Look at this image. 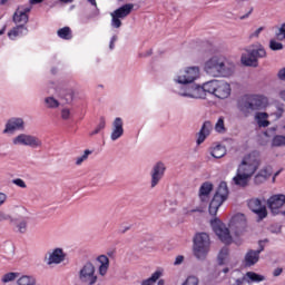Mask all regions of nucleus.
I'll return each mask as SVG.
<instances>
[{"mask_svg":"<svg viewBox=\"0 0 285 285\" xmlns=\"http://www.w3.org/2000/svg\"><path fill=\"white\" fill-rule=\"evenodd\" d=\"M159 277H161V271H156L149 278L144 279L140 285H155Z\"/></svg>","mask_w":285,"mask_h":285,"instance_id":"34","label":"nucleus"},{"mask_svg":"<svg viewBox=\"0 0 285 285\" xmlns=\"http://www.w3.org/2000/svg\"><path fill=\"white\" fill-rule=\"evenodd\" d=\"M210 130H213V124L210 121H205L197 135V146H202V144L206 141V138L210 135Z\"/></svg>","mask_w":285,"mask_h":285,"instance_id":"22","label":"nucleus"},{"mask_svg":"<svg viewBox=\"0 0 285 285\" xmlns=\"http://www.w3.org/2000/svg\"><path fill=\"white\" fill-rule=\"evenodd\" d=\"M278 79H281V81H285V68L278 71Z\"/></svg>","mask_w":285,"mask_h":285,"instance_id":"53","label":"nucleus"},{"mask_svg":"<svg viewBox=\"0 0 285 285\" xmlns=\"http://www.w3.org/2000/svg\"><path fill=\"white\" fill-rule=\"evenodd\" d=\"M16 277H19V273L10 272L2 276L3 284H8V282H14Z\"/></svg>","mask_w":285,"mask_h":285,"instance_id":"39","label":"nucleus"},{"mask_svg":"<svg viewBox=\"0 0 285 285\" xmlns=\"http://www.w3.org/2000/svg\"><path fill=\"white\" fill-rule=\"evenodd\" d=\"M13 146H27L29 148H43V141L41 138L30 135V134H20L12 138Z\"/></svg>","mask_w":285,"mask_h":285,"instance_id":"10","label":"nucleus"},{"mask_svg":"<svg viewBox=\"0 0 285 285\" xmlns=\"http://www.w3.org/2000/svg\"><path fill=\"white\" fill-rule=\"evenodd\" d=\"M78 277L83 285L97 284L99 276H97V268L92 262H86L82 268L78 272Z\"/></svg>","mask_w":285,"mask_h":285,"instance_id":"8","label":"nucleus"},{"mask_svg":"<svg viewBox=\"0 0 285 285\" xmlns=\"http://www.w3.org/2000/svg\"><path fill=\"white\" fill-rule=\"evenodd\" d=\"M276 39L278 41H285V23L281 24L278 31L276 32Z\"/></svg>","mask_w":285,"mask_h":285,"instance_id":"44","label":"nucleus"},{"mask_svg":"<svg viewBox=\"0 0 285 285\" xmlns=\"http://www.w3.org/2000/svg\"><path fill=\"white\" fill-rule=\"evenodd\" d=\"M165 173H166V165H164V163H157L153 167L150 171V177H151L150 188H156L159 185V181L164 179Z\"/></svg>","mask_w":285,"mask_h":285,"instance_id":"13","label":"nucleus"},{"mask_svg":"<svg viewBox=\"0 0 285 285\" xmlns=\"http://www.w3.org/2000/svg\"><path fill=\"white\" fill-rule=\"evenodd\" d=\"M91 6L96 7V14H99V9L97 8V0H88Z\"/></svg>","mask_w":285,"mask_h":285,"instance_id":"55","label":"nucleus"},{"mask_svg":"<svg viewBox=\"0 0 285 285\" xmlns=\"http://www.w3.org/2000/svg\"><path fill=\"white\" fill-rule=\"evenodd\" d=\"M272 146L274 148H282L285 146V136L284 135H276L272 139Z\"/></svg>","mask_w":285,"mask_h":285,"instance_id":"36","label":"nucleus"},{"mask_svg":"<svg viewBox=\"0 0 285 285\" xmlns=\"http://www.w3.org/2000/svg\"><path fill=\"white\" fill-rule=\"evenodd\" d=\"M28 35V27L23 24H16L9 32L8 37L11 41H14L17 37H26Z\"/></svg>","mask_w":285,"mask_h":285,"instance_id":"24","label":"nucleus"},{"mask_svg":"<svg viewBox=\"0 0 285 285\" xmlns=\"http://www.w3.org/2000/svg\"><path fill=\"white\" fill-rule=\"evenodd\" d=\"M118 37L117 36H112L110 39V42L115 43L117 41Z\"/></svg>","mask_w":285,"mask_h":285,"instance_id":"59","label":"nucleus"},{"mask_svg":"<svg viewBox=\"0 0 285 285\" xmlns=\"http://www.w3.org/2000/svg\"><path fill=\"white\" fill-rule=\"evenodd\" d=\"M193 253L196 258L204 262L210 253V236L206 233H198L194 237Z\"/></svg>","mask_w":285,"mask_h":285,"instance_id":"5","label":"nucleus"},{"mask_svg":"<svg viewBox=\"0 0 285 285\" xmlns=\"http://www.w3.org/2000/svg\"><path fill=\"white\" fill-rule=\"evenodd\" d=\"M285 204V195L283 194H277L273 195L267 199V206L272 213V215H279L281 208Z\"/></svg>","mask_w":285,"mask_h":285,"instance_id":"14","label":"nucleus"},{"mask_svg":"<svg viewBox=\"0 0 285 285\" xmlns=\"http://www.w3.org/2000/svg\"><path fill=\"white\" fill-rule=\"evenodd\" d=\"M228 199V184L226 181H222L213 197V199L209 203V215L212 217H215L217 215V210H219V207Z\"/></svg>","mask_w":285,"mask_h":285,"instance_id":"6","label":"nucleus"},{"mask_svg":"<svg viewBox=\"0 0 285 285\" xmlns=\"http://www.w3.org/2000/svg\"><path fill=\"white\" fill-rule=\"evenodd\" d=\"M230 83L224 80H210L203 83V94L199 99H206V92L215 95L217 99H228L232 92Z\"/></svg>","mask_w":285,"mask_h":285,"instance_id":"4","label":"nucleus"},{"mask_svg":"<svg viewBox=\"0 0 285 285\" xmlns=\"http://www.w3.org/2000/svg\"><path fill=\"white\" fill-rule=\"evenodd\" d=\"M262 166V156L259 151H252L242 158L237 167L236 175L233 178L235 186L246 188L250 184V179L255 177L257 170Z\"/></svg>","mask_w":285,"mask_h":285,"instance_id":"2","label":"nucleus"},{"mask_svg":"<svg viewBox=\"0 0 285 285\" xmlns=\"http://www.w3.org/2000/svg\"><path fill=\"white\" fill-rule=\"evenodd\" d=\"M262 32H264V27H259L258 29H256L255 31H253L249 35V39H257L259 38V35H262Z\"/></svg>","mask_w":285,"mask_h":285,"instance_id":"47","label":"nucleus"},{"mask_svg":"<svg viewBox=\"0 0 285 285\" xmlns=\"http://www.w3.org/2000/svg\"><path fill=\"white\" fill-rule=\"evenodd\" d=\"M229 228L235 237H242L246 232V216L244 214L235 215L229 222Z\"/></svg>","mask_w":285,"mask_h":285,"instance_id":"12","label":"nucleus"},{"mask_svg":"<svg viewBox=\"0 0 285 285\" xmlns=\"http://www.w3.org/2000/svg\"><path fill=\"white\" fill-rule=\"evenodd\" d=\"M204 71L209 77H232L235 63L224 55H215L205 61Z\"/></svg>","mask_w":285,"mask_h":285,"instance_id":"3","label":"nucleus"},{"mask_svg":"<svg viewBox=\"0 0 285 285\" xmlns=\"http://www.w3.org/2000/svg\"><path fill=\"white\" fill-rule=\"evenodd\" d=\"M249 209L257 215L259 222L262 219H266L268 216V212L266 210V206L262 205V200L258 198H253L248 202Z\"/></svg>","mask_w":285,"mask_h":285,"instance_id":"17","label":"nucleus"},{"mask_svg":"<svg viewBox=\"0 0 285 285\" xmlns=\"http://www.w3.org/2000/svg\"><path fill=\"white\" fill-rule=\"evenodd\" d=\"M121 137H124V119L117 117L112 122L110 139L111 141H117V139H121Z\"/></svg>","mask_w":285,"mask_h":285,"instance_id":"20","label":"nucleus"},{"mask_svg":"<svg viewBox=\"0 0 285 285\" xmlns=\"http://www.w3.org/2000/svg\"><path fill=\"white\" fill-rule=\"evenodd\" d=\"M164 284H165L164 279H159L157 283V285H164Z\"/></svg>","mask_w":285,"mask_h":285,"instance_id":"63","label":"nucleus"},{"mask_svg":"<svg viewBox=\"0 0 285 285\" xmlns=\"http://www.w3.org/2000/svg\"><path fill=\"white\" fill-rule=\"evenodd\" d=\"M91 153L92 150L86 149L81 156L76 158V166H81L83 161H88V157H90Z\"/></svg>","mask_w":285,"mask_h":285,"instance_id":"38","label":"nucleus"},{"mask_svg":"<svg viewBox=\"0 0 285 285\" xmlns=\"http://www.w3.org/2000/svg\"><path fill=\"white\" fill-rule=\"evenodd\" d=\"M215 130H216V132H220V134L226 132V127L224 125V118L223 117L218 118V120L215 125Z\"/></svg>","mask_w":285,"mask_h":285,"instance_id":"43","label":"nucleus"},{"mask_svg":"<svg viewBox=\"0 0 285 285\" xmlns=\"http://www.w3.org/2000/svg\"><path fill=\"white\" fill-rule=\"evenodd\" d=\"M60 115H61V119H63L65 121L70 119L71 117L70 109L69 108L61 109Z\"/></svg>","mask_w":285,"mask_h":285,"instance_id":"46","label":"nucleus"},{"mask_svg":"<svg viewBox=\"0 0 285 285\" xmlns=\"http://www.w3.org/2000/svg\"><path fill=\"white\" fill-rule=\"evenodd\" d=\"M213 193V185L209 181H205L202 184L199 188V198L202 202H208V197Z\"/></svg>","mask_w":285,"mask_h":285,"instance_id":"27","label":"nucleus"},{"mask_svg":"<svg viewBox=\"0 0 285 285\" xmlns=\"http://www.w3.org/2000/svg\"><path fill=\"white\" fill-rule=\"evenodd\" d=\"M279 275H282V268H276L274 271V277H279Z\"/></svg>","mask_w":285,"mask_h":285,"instance_id":"56","label":"nucleus"},{"mask_svg":"<svg viewBox=\"0 0 285 285\" xmlns=\"http://www.w3.org/2000/svg\"><path fill=\"white\" fill-rule=\"evenodd\" d=\"M66 261V254L63 253V249L56 248L52 250V253L49 254V257L47 258V265L52 266V264H61V262Z\"/></svg>","mask_w":285,"mask_h":285,"instance_id":"21","label":"nucleus"},{"mask_svg":"<svg viewBox=\"0 0 285 285\" xmlns=\"http://www.w3.org/2000/svg\"><path fill=\"white\" fill-rule=\"evenodd\" d=\"M135 10V4L134 3H126L119 7L118 9L114 10L110 13L111 17V22L110 26L111 28L119 29L122 26L124 19L126 17H129V14Z\"/></svg>","mask_w":285,"mask_h":285,"instance_id":"9","label":"nucleus"},{"mask_svg":"<svg viewBox=\"0 0 285 285\" xmlns=\"http://www.w3.org/2000/svg\"><path fill=\"white\" fill-rule=\"evenodd\" d=\"M6 222L9 224H14V217H12V215L4 209H0V224H6Z\"/></svg>","mask_w":285,"mask_h":285,"instance_id":"35","label":"nucleus"},{"mask_svg":"<svg viewBox=\"0 0 285 285\" xmlns=\"http://www.w3.org/2000/svg\"><path fill=\"white\" fill-rule=\"evenodd\" d=\"M228 255L229 250L228 247H223L218 253V264L219 266H224L225 264H228Z\"/></svg>","mask_w":285,"mask_h":285,"instance_id":"32","label":"nucleus"},{"mask_svg":"<svg viewBox=\"0 0 285 285\" xmlns=\"http://www.w3.org/2000/svg\"><path fill=\"white\" fill-rule=\"evenodd\" d=\"M104 128H106V118L101 117L98 126L96 127V129L94 131L90 132V135L91 136L99 135V132H101V130H104Z\"/></svg>","mask_w":285,"mask_h":285,"instance_id":"40","label":"nucleus"},{"mask_svg":"<svg viewBox=\"0 0 285 285\" xmlns=\"http://www.w3.org/2000/svg\"><path fill=\"white\" fill-rule=\"evenodd\" d=\"M126 230H130V227H126L125 229H120V233H126Z\"/></svg>","mask_w":285,"mask_h":285,"instance_id":"64","label":"nucleus"},{"mask_svg":"<svg viewBox=\"0 0 285 285\" xmlns=\"http://www.w3.org/2000/svg\"><path fill=\"white\" fill-rule=\"evenodd\" d=\"M30 3L35 6L37 3H43V0H30Z\"/></svg>","mask_w":285,"mask_h":285,"instance_id":"58","label":"nucleus"},{"mask_svg":"<svg viewBox=\"0 0 285 285\" xmlns=\"http://www.w3.org/2000/svg\"><path fill=\"white\" fill-rule=\"evenodd\" d=\"M256 121L259 128H268V126H271V121H268V114L266 112L256 114Z\"/></svg>","mask_w":285,"mask_h":285,"instance_id":"29","label":"nucleus"},{"mask_svg":"<svg viewBox=\"0 0 285 285\" xmlns=\"http://www.w3.org/2000/svg\"><path fill=\"white\" fill-rule=\"evenodd\" d=\"M245 277H246V282L247 284H259V282H264V279H266V277H264V275H259L255 272H247L245 274Z\"/></svg>","mask_w":285,"mask_h":285,"instance_id":"28","label":"nucleus"},{"mask_svg":"<svg viewBox=\"0 0 285 285\" xmlns=\"http://www.w3.org/2000/svg\"><path fill=\"white\" fill-rule=\"evenodd\" d=\"M237 108L245 117H248L253 112V107L250 105V96H243L237 104Z\"/></svg>","mask_w":285,"mask_h":285,"instance_id":"23","label":"nucleus"},{"mask_svg":"<svg viewBox=\"0 0 285 285\" xmlns=\"http://www.w3.org/2000/svg\"><path fill=\"white\" fill-rule=\"evenodd\" d=\"M28 230V220L22 219L20 223L17 224V232L21 235L26 234Z\"/></svg>","mask_w":285,"mask_h":285,"instance_id":"42","label":"nucleus"},{"mask_svg":"<svg viewBox=\"0 0 285 285\" xmlns=\"http://www.w3.org/2000/svg\"><path fill=\"white\" fill-rule=\"evenodd\" d=\"M271 175H273V167L264 166L262 169L255 173L253 183L256 186H262V184L271 179Z\"/></svg>","mask_w":285,"mask_h":285,"instance_id":"18","label":"nucleus"},{"mask_svg":"<svg viewBox=\"0 0 285 285\" xmlns=\"http://www.w3.org/2000/svg\"><path fill=\"white\" fill-rule=\"evenodd\" d=\"M61 3H72L75 0H59Z\"/></svg>","mask_w":285,"mask_h":285,"instance_id":"60","label":"nucleus"},{"mask_svg":"<svg viewBox=\"0 0 285 285\" xmlns=\"http://www.w3.org/2000/svg\"><path fill=\"white\" fill-rule=\"evenodd\" d=\"M57 35L60 39H65L67 41L72 39V30H70V27H63L59 29Z\"/></svg>","mask_w":285,"mask_h":285,"instance_id":"33","label":"nucleus"},{"mask_svg":"<svg viewBox=\"0 0 285 285\" xmlns=\"http://www.w3.org/2000/svg\"><path fill=\"white\" fill-rule=\"evenodd\" d=\"M45 104H46V107L47 108H50V109H55L57 108L58 106H60V102L59 100H57L55 97L52 96H49L47 98H45Z\"/></svg>","mask_w":285,"mask_h":285,"instance_id":"37","label":"nucleus"},{"mask_svg":"<svg viewBox=\"0 0 285 285\" xmlns=\"http://www.w3.org/2000/svg\"><path fill=\"white\" fill-rule=\"evenodd\" d=\"M263 250H264V247H261L257 250L249 249L245 254V257L243 261L245 268H250V266H255V264H257V262H259V255L262 254Z\"/></svg>","mask_w":285,"mask_h":285,"instance_id":"19","label":"nucleus"},{"mask_svg":"<svg viewBox=\"0 0 285 285\" xmlns=\"http://www.w3.org/2000/svg\"><path fill=\"white\" fill-rule=\"evenodd\" d=\"M32 10L30 7H18L13 13L12 21L16 26H27L30 18L28 13Z\"/></svg>","mask_w":285,"mask_h":285,"instance_id":"16","label":"nucleus"},{"mask_svg":"<svg viewBox=\"0 0 285 285\" xmlns=\"http://www.w3.org/2000/svg\"><path fill=\"white\" fill-rule=\"evenodd\" d=\"M17 130H26V121L23 118H11L7 121L3 135H13Z\"/></svg>","mask_w":285,"mask_h":285,"instance_id":"15","label":"nucleus"},{"mask_svg":"<svg viewBox=\"0 0 285 285\" xmlns=\"http://www.w3.org/2000/svg\"><path fill=\"white\" fill-rule=\"evenodd\" d=\"M109 49L115 50V42H109Z\"/></svg>","mask_w":285,"mask_h":285,"instance_id":"61","label":"nucleus"},{"mask_svg":"<svg viewBox=\"0 0 285 285\" xmlns=\"http://www.w3.org/2000/svg\"><path fill=\"white\" fill-rule=\"evenodd\" d=\"M259 59H266V49L259 46L256 49H249L246 53H243L240 61L243 66H249L252 68H257L259 66Z\"/></svg>","mask_w":285,"mask_h":285,"instance_id":"7","label":"nucleus"},{"mask_svg":"<svg viewBox=\"0 0 285 285\" xmlns=\"http://www.w3.org/2000/svg\"><path fill=\"white\" fill-rule=\"evenodd\" d=\"M250 14H253V8L249 9V11L243 16H240V21H244V19H248V17H250Z\"/></svg>","mask_w":285,"mask_h":285,"instance_id":"54","label":"nucleus"},{"mask_svg":"<svg viewBox=\"0 0 285 285\" xmlns=\"http://www.w3.org/2000/svg\"><path fill=\"white\" fill-rule=\"evenodd\" d=\"M36 284H37V278H35V276L22 275L18 278L16 285H36Z\"/></svg>","mask_w":285,"mask_h":285,"instance_id":"31","label":"nucleus"},{"mask_svg":"<svg viewBox=\"0 0 285 285\" xmlns=\"http://www.w3.org/2000/svg\"><path fill=\"white\" fill-rule=\"evenodd\" d=\"M8 202V194L0 191V208Z\"/></svg>","mask_w":285,"mask_h":285,"instance_id":"49","label":"nucleus"},{"mask_svg":"<svg viewBox=\"0 0 285 285\" xmlns=\"http://www.w3.org/2000/svg\"><path fill=\"white\" fill-rule=\"evenodd\" d=\"M184 263V256L179 255L176 257L175 262H174V266H179V264Z\"/></svg>","mask_w":285,"mask_h":285,"instance_id":"52","label":"nucleus"},{"mask_svg":"<svg viewBox=\"0 0 285 285\" xmlns=\"http://www.w3.org/2000/svg\"><path fill=\"white\" fill-rule=\"evenodd\" d=\"M269 48L273 51H277V50H284V45L275 39H271L269 40Z\"/></svg>","mask_w":285,"mask_h":285,"instance_id":"41","label":"nucleus"},{"mask_svg":"<svg viewBox=\"0 0 285 285\" xmlns=\"http://www.w3.org/2000/svg\"><path fill=\"white\" fill-rule=\"evenodd\" d=\"M214 233L223 244H233V236H230V229L226 227L219 218H215L210 222Z\"/></svg>","mask_w":285,"mask_h":285,"instance_id":"11","label":"nucleus"},{"mask_svg":"<svg viewBox=\"0 0 285 285\" xmlns=\"http://www.w3.org/2000/svg\"><path fill=\"white\" fill-rule=\"evenodd\" d=\"M246 282V275L240 278H236L233 285H243Z\"/></svg>","mask_w":285,"mask_h":285,"instance_id":"51","label":"nucleus"},{"mask_svg":"<svg viewBox=\"0 0 285 285\" xmlns=\"http://www.w3.org/2000/svg\"><path fill=\"white\" fill-rule=\"evenodd\" d=\"M249 101H250V105H252V112L254 110H262V108L266 107V98H264L263 96L250 95L249 96Z\"/></svg>","mask_w":285,"mask_h":285,"instance_id":"26","label":"nucleus"},{"mask_svg":"<svg viewBox=\"0 0 285 285\" xmlns=\"http://www.w3.org/2000/svg\"><path fill=\"white\" fill-rule=\"evenodd\" d=\"M200 75L197 66L180 69L174 77L175 85L171 86V91L186 99H199L204 95V85H197L195 81L199 79Z\"/></svg>","mask_w":285,"mask_h":285,"instance_id":"1","label":"nucleus"},{"mask_svg":"<svg viewBox=\"0 0 285 285\" xmlns=\"http://www.w3.org/2000/svg\"><path fill=\"white\" fill-rule=\"evenodd\" d=\"M210 155L215 159H222V157H225V155H226V147L224 145H216L212 149Z\"/></svg>","mask_w":285,"mask_h":285,"instance_id":"30","label":"nucleus"},{"mask_svg":"<svg viewBox=\"0 0 285 285\" xmlns=\"http://www.w3.org/2000/svg\"><path fill=\"white\" fill-rule=\"evenodd\" d=\"M73 98H75V92H72V90H70L67 95H65L66 104H70V101H72Z\"/></svg>","mask_w":285,"mask_h":285,"instance_id":"50","label":"nucleus"},{"mask_svg":"<svg viewBox=\"0 0 285 285\" xmlns=\"http://www.w3.org/2000/svg\"><path fill=\"white\" fill-rule=\"evenodd\" d=\"M6 26H3V28L0 30V37H1V35H6Z\"/></svg>","mask_w":285,"mask_h":285,"instance_id":"62","label":"nucleus"},{"mask_svg":"<svg viewBox=\"0 0 285 285\" xmlns=\"http://www.w3.org/2000/svg\"><path fill=\"white\" fill-rule=\"evenodd\" d=\"M199 278L196 276H188L181 285H198Z\"/></svg>","mask_w":285,"mask_h":285,"instance_id":"45","label":"nucleus"},{"mask_svg":"<svg viewBox=\"0 0 285 285\" xmlns=\"http://www.w3.org/2000/svg\"><path fill=\"white\" fill-rule=\"evenodd\" d=\"M278 96L283 101H285V90L279 91Z\"/></svg>","mask_w":285,"mask_h":285,"instance_id":"57","label":"nucleus"},{"mask_svg":"<svg viewBox=\"0 0 285 285\" xmlns=\"http://www.w3.org/2000/svg\"><path fill=\"white\" fill-rule=\"evenodd\" d=\"M97 262L100 263L98 267V273L101 277H106L108 274V268H110V258L106 255H100L97 257Z\"/></svg>","mask_w":285,"mask_h":285,"instance_id":"25","label":"nucleus"},{"mask_svg":"<svg viewBox=\"0 0 285 285\" xmlns=\"http://www.w3.org/2000/svg\"><path fill=\"white\" fill-rule=\"evenodd\" d=\"M12 184L18 186L19 188H27L26 181H23V179L21 178L13 179Z\"/></svg>","mask_w":285,"mask_h":285,"instance_id":"48","label":"nucleus"}]
</instances>
